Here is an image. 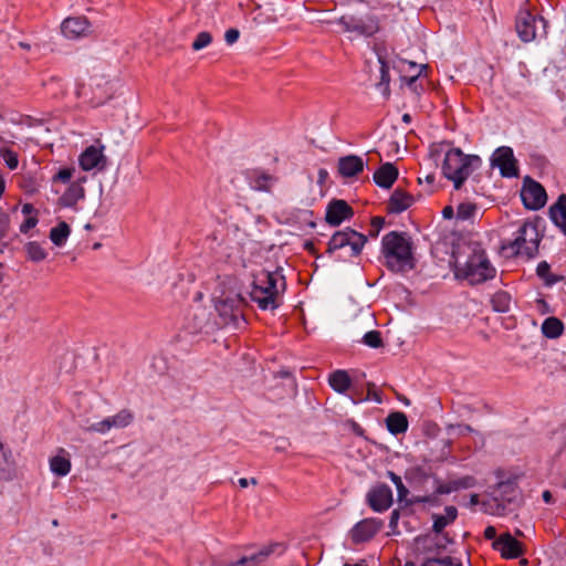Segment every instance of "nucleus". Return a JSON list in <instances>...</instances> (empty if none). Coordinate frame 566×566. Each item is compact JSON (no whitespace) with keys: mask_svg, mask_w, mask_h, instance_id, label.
<instances>
[{"mask_svg":"<svg viewBox=\"0 0 566 566\" xmlns=\"http://www.w3.org/2000/svg\"><path fill=\"white\" fill-rule=\"evenodd\" d=\"M85 197V189L80 182H72L64 193L57 199V205L63 208H74Z\"/></svg>","mask_w":566,"mask_h":566,"instance_id":"nucleus-26","label":"nucleus"},{"mask_svg":"<svg viewBox=\"0 0 566 566\" xmlns=\"http://www.w3.org/2000/svg\"><path fill=\"white\" fill-rule=\"evenodd\" d=\"M382 522L377 518H364L350 530V539L354 544L369 542L380 531Z\"/></svg>","mask_w":566,"mask_h":566,"instance_id":"nucleus-16","label":"nucleus"},{"mask_svg":"<svg viewBox=\"0 0 566 566\" xmlns=\"http://www.w3.org/2000/svg\"><path fill=\"white\" fill-rule=\"evenodd\" d=\"M484 537L490 541H495L499 536H496V528L492 525H489L483 533Z\"/></svg>","mask_w":566,"mask_h":566,"instance_id":"nucleus-64","label":"nucleus"},{"mask_svg":"<svg viewBox=\"0 0 566 566\" xmlns=\"http://www.w3.org/2000/svg\"><path fill=\"white\" fill-rule=\"evenodd\" d=\"M0 155L6 161L9 169L14 170L19 165L18 154L9 148H4L0 151Z\"/></svg>","mask_w":566,"mask_h":566,"instance_id":"nucleus-46","label":"nucleus"},{"mask_svg":"<svg viewBox=\"0 0 566 566\" xmlns=\"http://www.w3.org/2000/svg\"><path fill=\"white\" fill-rule=\"evenodd\" d=\"M385 423L387 430L394 436L405 433L409 427L408 417L402 411L390 412L387 416Z\"/></svg>","mask_w":566,"mask_h":566,"instance_id":"nucleus-27","label":"nucleus"},{"mask_svg":"<svg viewBox=\"0 0 566 566\" xmlns=\"http://www.w3.org/2000/svg\"><path fill=\"white\" fill-rule=\"evenodd\" d=\"M286 289L282 269L274 271L262 270L254 276L250 297L262 311H275L281 306L280 292Z\"/></svg>","mask_w":566,"mask_h":566,"instance_id":"nucleus-2","label":"nucleus"},{"mask_svg":"<svg viewBox=\"0 0 566 566\" xmlns=\"http://www.w3.org/2000/svg\"><path fill=\"white\" fill-rule=\"evenodd\" d=\"M21 212L27 217L38 216V210L34 208L32 203H24L22 206Z\"/></svg>","mask_w":566,"mask_h":566,"instance_id":"nucleus-63","label":"nucleus"},{"mask_svg":"<svg viewBox=\"0 0 566 566\" xmlns=\"http://www.w3.org/2000/svg\"><path fill=\"white\" fill-rule=\"evenodd\" d=\"M104 146L97 148L95 146H88L78 157L80 167L84 171H90L94 168H97L99 163L105 159L102 150Z\"/></svg>","mask_w":566,"mask_h":566,"instance_id":"nucleus-25","label":"nucleus"},{"mask_svg":"<svg viewBox=\"0 0 566 566\" xmlns=\"http://www.w3.org/2000/svg\"><path fill=\"white\" fill-rule=\"evenodd\" d=\"M10 230V214L0 208V241L6 238Z\"/></svg>","mask_w":566,"mask_h":566,"instance_id":"nucleus-47","label":"nucleus"},{"mask_svg":"<svg viewBox=\"0 0 566 566\" xmlns=\"http://www.w3.org/2000/svg\"><path fill=\"white\" fill-rule=\"evenodd\" d=\"M543 24L544 33H546L547 21L544 17L533 14L528 10L520 11L515 19V30L521 41L527 43L536 38V23Z\"/></svg>","mask_w":566,"mask_h":566,"instance_id":"nucleus-11","label":"nucleus"},{"mask_svg":"<svg viewBox=\"0 0 566 566\" xmlns=\"http://www.w3.org/2000/svg\"><path fill=\"white\" fill-rule=\"evenodd\" d=\"M365 163L358 155H346L338 158L337 171L343 178H355L364 171Z\"/></svg>","mask_w":566,"mask_h":566,"instance_id":"nucleus-19","label":"nucleus"},{"mask_svg":"<svg viewBox=\"0 0 566 566\" xmlns=\"http://www.w3.org/2000/svg\"><path fill=\"white\" fill-rule=\"evenodd\" d=\"M378 62L380 64V81L377 83V87L382 91V94L386 98L390 96V74H389V63L385 55L378 54Z\"/></svg>","mask_w":566,"mask_h":566,"instance_id":"nucleus-31","label":"nucleus"},{"mask_svg":"<svg viewBox=\"0 0 566 566\" xmlns=\"http://www.w3.org/2000/svg\"><path fill=\"white\" fill-rule=\"evenodd\" d=\"M565 325L562 319L556 316H549L542 323V334L548 339H556L564 333Z\"/></svg>","mask_w":566,"mask_h":566,"instance_id":"nucleus-28","label":"nucleus"},{"mask_svg":"<svg viewBox=\"0 0 566 566\" xmlns=\"http://www.w3.org/2000/svg\"><path fill=\"white\" fill-rule=\"evenodd\" d=\"M430 539V535L429 534H421V535H418L416 538H415V544L420 546L422 545L423 546V552L424 553H428V552H432L433 548L431 546L427 547L426 546V543Z\"/></svg>","mask_w":566,"mask_h":566,"instance_id":"nucleus-59","label":"nucleus"},{"mask_svg":"<svg viewBox=\"0 0 566 566\" xmlns=\"http://www.w3.org/2000/svg\"><path fill=\"white\" fill-rule=\"evenodd\" d=\"M15 476V462L12 452L0 442V481L9 482Z\"/></svg>","mask_w":566,"mask_h":566,"instance_id":"nucleus-24","label":"nucleus"},{"mask_svg":"<svg viewBox=\"0 0 566 566\" xmlns=\"http://www.w3.org/2000/svg\"><path fill=\"white\" fill-rule=\"evenodd\" d=\"M27 256L32 262H41L46 259L48 252L36 241H30L24 244Z\"/></svg>","mask_w":566,"mask_h":566,"instance_id":"nucleus-38","label":"nucleus"},{"mask_svg":"<svg viewBox=\"0 0 566 566\" xmlns=\"http://www.w3.org/2000/svg\"><path fill=\"white\" fill-rule=\"evenodd\" d=\"M38 223V216L25 217L24 221L20 224V232L27 234L31 229L35 228Z\"/></svg>","mask_w":566,"mask_h":566,"instance_id":"nucleus-52","label":"nucleus"},{"mask_svg":"<svg viewBox=\"0 0 566 566\" xmlns=\"http://www.w3.org/2000/svg\"><path fill=\"white\" fill-rule=\"evenodd\" d=\"M369 399L374 400L377 403L382 402L381 391L376 389V385L374 382H367V395L365 397H359L357 399L352 398V401L354 403H359Z\"/></svg>","mask_w":566,"mask_h":566,"instance_id":"nucleus-42","label":"nucleus"},{"mask_svg":"<svg viewBox=\"0 0 566 566\" xmlns=\"http://www.w3.org/2000/svg\"><path fill=\"white\" fill-rule=\"evenodd\" d=\"M240 38V31L237 28H230L224 33V41L227 44H234Z\"/></svg>","mask_w":566,"mask_h":566,"instance_id":"nucleus-54","label":"nucleus"},{"mask_svg":"<svg viewBox=\"0 0 566 566\" xmlns=\"http://www.w3.org/2000/svg\"><path fill=\"white\" fill-rule=\"evenodd\" d=\"M304 250L307 251L311 255L315 256L316 259L321 258L322 255L318 253L314 242L312 241H305L304 244Z\"/></svg>","mask_w":566,"mask_h":566,"instance_id":"nucleus-61","label":"nucleus"},{"mask_svg":"<svg viewBox=\"0 0 566 566\" xmlns=\"http://www.w3.org/2000/svg\"><path fill=\"white\" fill-rule=\"evenodd\" d=\"M112 428H126L134 421V413L128 409H122L116 415L107 417Z\"/></svg>","mask_w":566,"mask_h":566,"instance_id":"nucleus-37","label":"nucleus"},{"mask_svg":"<svg viewBox=\"0 0 566 566\" xmlns=\"http://www.w3.org/2000/svg\"><path fill=\"white\" fill-rule=\"evenodd\" d=\"M366 500L374 512L382 513L394 503L392 491L389 485L378 483L368 491Z\"/></svg>","mask_w":566,"mask_h":566,"instance_id":"nucleus-15","label":"nucleus"},{"mask_svg":"<svg viewBox=\"0 0 566 566\" xmlns=\"http://www.w3.org/2000/svg\"><path fill=\"white\" fill-rule=\"evenodd\" d=\"M431 562H434L436 564L440 566H462L461 563L455 564L453 562V558L450 556L446 557H431Z\"/></svg>","mask_w":566,"mask_h":566,"instance_id":"nucleus-57","label":"nucleus"},{"mask_svg":"<svg viewBox=\"0 0 566 566\" xmlns=\"http://www.w3.org/2000/svg\"><path fill=\"white\" fill-rule=\"evenodd\" d=\"M368 241V237L361 232L356 231L350 227H346L343 230L334 232L327 242L326 253L333 255L336 251L349 247L350 259L357 258L361 254L365 244Z\"/></svg>","mask_w":566,"mask_h":566,"instance_id":"nucleus-8","label":"nucleus"},{"mask_svg":"<svg viewBox=\"0 0 566 566\" xmlns=\"http://www.w3.org/2000/svg\"><path fill=\"white\" fill-rule=\"evenodd\" d=\"M245 305V300L241 294L222 295L217 298L214 302V308L218 312L220 322L219 324L222 326L233 325L237 326L240 318H243V306Z\"/></svg>","mask_w":566,"mask_h":566,"instance_id":"nucleus-9","label":"nucleus"},{"mask_svg":"<svg viewBox=\"0 0 566 566\" xmlns=\"http://www.w3.org/2000/svg\"><path fill=\"white\" fill-rule=\"evenodd\" d=\"M244 177L254 191L271 192L272 187L277 182L279 178L263 170L262 168L248 169Z\"/></svg>","mask_w":566,"mask_h":566,"instance_id":"nucleus-17","label":"nucleus"},{"mask_svg":"<svg viewBox=\"0 0 566 566\" xmlns=\"http://www.w3.org/2000/svg\"><path fill=\"white\" fill-rule=\"evenodd\" d=\"M430 476V472L422 465L409 468L405 473L406 480L412 485H422Z\"/></svg>","mask_w":566,"mask_h":566,"instance_id":"nucleus-35","label":"nucleus"},{"mask_svg":"<svg viewBox=\"0 0 566 566\" xmlns=\"http://www.w3.org/2000/svg\"><path fill=\"white\" fill-rule=\"evenodd\" d=\"M490 160L492 167H497L500 169V175L502 177H518V161L514 157V153L511 147L501 146L496 148Z\"/></svg>","mask_w":566,"mask_h":566,"instance_id":"nucleus-12","label":"nucleus"},{"mask_svg":"<svg viewBox=\"0 0 566 566\" xmlns=\"http://www.w3.org/2000/svg\"><path fill=\"white\" fill-rule=\"evenodd\" d=\"M444 512L443 517H446L449 524H452L458 517V509L453 505H448L444 507Z\"/></svg>","mask_w":566,"mask_h":566,"instance_id":"nucleus-58","label":"nucleus"},{"mask_svg":"<svg viewBox=\"0 0 566 566\" xmlns=\"http://www.w3.org/2000/svg\"><path fill=\"white\" fill-rule=\"evenodd\" d=\"M549 219L566 235V193H560L548 209Z\"/></svg>","mask_w":566,"mask_h":566,"instance_id":"nucleus-23","label":"nucleus"},{"mask_svg":"<svg viewBox=\"0 0 566 566\" xmlns=\"http://www.w3.org/2000/svg\"><path fill=\"white\" fill-rule=\"evenodd\" d=\"M496 476L500 481L490 488V495L496 504L499 514H505V511H513L521 505L522 494L515 476L502 480L503 472L501 470L496 471Z\"/></svg>","mask_w":566,"mask_h":566,"instance_id":"nucleus-6","label":"nucleus"},{"mask_svg":"<svg viewBox=\"0 0 566 566\" xmlns=\"http://www.w3.org/2000/svg\"><path fill=\"white\" fill-rule=\"evenodd\" d=\"M413 242L405 231H390L381 239L382 264L391 273L403 274L417 268Z\"/></svg>","mask_w":566,"mask_h":566,"instance_id":"nucleus-1","label":"nucleus"},{"mask_svg":"<svg viewBox=\"0 0 566 566\" xmlns=\"http://www.w3.org/2000/svg\"><path fill=\"white\" fill-rule=\"evenodd\" d=\"M454 275L457 279L467 280L471 285H478L495 277L496 269L491 264L486 252L476 244L463 265L455 262Z\"/></svg>","mask_w":566,"mask_h":566,"instance_id":"nucleus-4","label":"nucleus"},{"mask_svg":"<svg viewBox=\"0 0 566 566\" xmlns=\"http://www.w3.org/2000/svg\"><path fill=\"white\" fill-rule=\"evenodd\" d=\"M549 219L566 235V193H560L548 209Z\"/></svg>","mask_w":566,"mask_h":566,"instance_id":"nucleus-22","label":"nucleus"},{"mask_svg":"<svg viewBox=\"0 0 566 566\" xmlns=\"http://www.w3.org/2000/svg\"><path fill=\"white\" fill-rule=\"evenodd\" d=\"M397 494H398V501L405 502L408 501L407 496L409 494V490L405 486L403 483H401L399 486H396Z\"/></svg>","mask_w":566,"mask_h":566,"instance_id":"nucleus-62","label":"nucleus"},{"mask_svg":"<svg viewBox=\"0 0 566 566\" xmlns=\"http://www.w3.org/2000/svg\"><path fill=\"white\" fill-rule=\"evenodd\" d=\"M541 221L542 218L538 216L534 218V221H525L518 229L517 237L507 244L503 243L502 250L511 249L514 256L523 253L530 259L534 258L538 252V245L542 240L537 226Z\"/></svg>","mask_w":566,"mask_h":566,"instance_id":"nucleus-5","label":"nucleus"},{"mask_svg":"<svg viewBox=\"0 0 566 566\" xmlns=\"http://www.w3.org/2000/svg\"><path fill=\"white\" fill-rule=\"evenodd\" d=\"M520 196L524 208L527 210L537 211L547 201L545 188L530 176L524 177Z\"/></svg>","mask_w":566,"mask_h":566,"instance_id":"nucleus-10","label":"nucleus"},{"mask_svg":"<svg viewBox=\"0 0 566 566\" xmlns=\"http://www.w3.org/2000/svg\"><path fill=\"white\" fill-rule=\"evenodd\" d=\"M454 492L467 490L476 485V479L473 475H464L459 479L451 480Z\"/></svg>","mask_w":566,"mask_h":566,"instance_id":"nucleus-43","label":"nucleus"},{"mask_svg":"<svg viewBox=\"0 0 566 566\" xmlns=\"http://www.w3.org/2000/svg\"><path fill=\"white\" fill-rule=\"evenodd\" d=\"M371 229L369 231V237L377 238L380 230L385 226V218L384 217H373L370 220Z\"/></svg>","mask_w":566,"mask_h":566,"instance_id":"nucleus-51","label":"nucleus"},{"mask_svg":"<svg viewBox=\"0 0 566 566\" xmlns=\"http://www.w3.org/2000/svg\"><path fill=\"white\" fill-rule=\"evenodd\" d=\"M363 344L370 348H381L384 347L382 335L379 331H369L367 332L361 339Z\"/></svg>","mask_w":566,"mask_h":566,"instance_id":"nucleus-40","label":"nucleus"},{"mask_svg":"<svg viewBox=\"0 0 566 566\" xmlns=\"http://www.w3.org/2000/svg\"><path fill=\"white\" fill-rule=\"evenodd\" d=\"M41 178L39 177L38 171H24L18 181L19 187L24 191V193L31 196L39 191Z\"/></svg>","mask_w":566,"mask_h":566,"instance_id":"nucleus-30","label":"nucleus"},{"mask_svg":"<svg viewBox=\"0 0 566 566\" xmlns=\"http://www.w3.org/2000/svg\"><path fill=\"white\" fill-rule=\"evenodd\" d=\"M212 42V35L208 31L199 32L191 44L193 51H200Z\"/></svg>","mask_w":566,"mask_h":566,"instance_id":"nucleus-44","label":"nucleus"},{"mask_svg":"<svg viewBox=\"0 0 566 566\" xmlns=\"http://www.w3.org/2000/svg\"><path fill=\"white\" fill-rule=\"evenodd\" d=\"M358 6L367 9V12H360L359 10L343 14L338 24L343 27L346 32H355L364 36H373L379 31L378 18L369 11V6L364 0H357Z\"/></svg>","mask_w":566,"mask_h":566,"instance_id":"nucleus-7","label":"nucleus"},{"mask_svg":"<svg viewBox=\"0 0 566 566\" xmlns=\"http://www.w3.org/2000/svg\"><path fill=\"white\" fill-rule=\"evenodd\" d=\"M482 166L478 155H465L460 148L449 149L442 163V175L453 182V188L460 190L471 174Z\"/></svg>","mask_w":566,"mask_h":566,"instance_id":"nucleus-3","label":"nucleus"},{"mask_svg":"<svg viewBox=\"0 0 566 566\" xmlns=\"http://www.w3.org/2000/svg\"><path fill=\"white\" fill-rule=\"evenodd\" d=\"M476 206L470 202H462L457 208V218L460 220H468L474 216Z\"/></svg>","mask_w":566,"mask_h":566,"instance_id":"nucleus-45","label":"nucleus"},{"mask_svg":"<svg viewBox=\"0 0 566 566\" xmlns=\"http://www.w3.org/2000/svg\"><path fill=\"white\" fill-rule=\"evenodd\" d=\"M355 212L352 206L344 199H332L325 211V221L331 227H338L344 221L350 220Z\"/></svg>","mask_w":566,"mask_h":566,"instance_id":"nucleus-14","label":"nucleus"},{"mask_svg":"<svg viewBox=\"0 0 566 566\" xmlns=\"http://www.w3.org/2000/svg\"><path fill=\"white\" fill-rule=\"evenodd\" d=\"M432 478L437 484L436 494L443 495L454 492L451 480H449L447 483H441L437 475H432Z\"/></svg>","mask_w":566,"mask_h":566,"instance_id":"nucleus-50","label":"nucleus"},{"mask_svg":"<svg viewBox=\"0 0 566 566\" xmlns=\"http://www.w3.org/2000/svg\"><path fill=\"white\" fill-rule=\"evenodd\" d=\"M432 520H433V524H432V532L436 533V534H442L443 533V530L450 525L448 523V521L446 520V517H443V515H440V514H432Z\"/></svg>","mask_w":566,"mask_h":566,"instance_id":"nucleus-49","label":"nucleus"},{"mask_svg":"<svg viewBox=\"0 0 566 566\" xmlns=\"http://www.w3.org/2000/svg\"><path fill=\"white\" fill-rule=\"evenodd\" d=\"M91 27L86 17H70L66 18L61 25L63 34L69 39H76L85 35Z\"/></svg>","mask_w":566,"mask_h":566,"instance_id":"nucleus-20","label":"nucleus"},{"mask_svg":"<svg viewBox=\"0 0 566 566\" xmlns=\"http://www.w3.org/2000/svg\"><path fill=\"white\" fill-rule=\"evenodd\" d=\"M415 203V197L405 189L397 187L390 195L386 212L388 214H400Z\"/></svg>","mask_w":566,"mask_h":566,"instance_id":"nucleus-18","label":"nucleus"},{"mask_svg":"<svg viewBox=\"0 0 566 566\" xmlns=\"http://www.w3.org/2000/svg\"><path fill=\"white\" fill-rule=\"evenodd\" d=\"M50 469L56 476H65L71 471V461L67 457L56 454L50 459Z\"/></svg>","mask_w":566,"mask_h":566,"instance_id":"nucleus-36","label":"nucleus"},{"mask_svg":"<svg viewBox=\"0 0 566 566\" xmlns=\"http://www.w3.org/2000/svg\"><path fill=\"white\" fill-rule=\"evenodd\" d=\"M428 65L422 64L420 65V70L416 75L412 76H401L400 81L402 84H406L411 92H413L417 95H420L423 92V86L418 83L419 76L422 74L423 70H427Z\"/></svg>","mask_w":566,"mask_h":566,"instance_id":"nucleus-39","label":"nucleus"},{"mask_svg":"<svg viewBox=\"0 0 566 566\" xmlns=\"http://www.w3.org/2000/svg\"><path fill=\"white\" fill-rule=\"evenodd\" d=\"M328 384L338 394H345L352 386V379L344 369L333 371L328 377Z\"/></svg>","mask_w":566,"mask_h":566,"instance_id":"nucleus-29","label":"nucleus"},{"mask_svg":"<svg viewBox=\"0 0 566 566\" xmlns=\"http://www.w3.org/2000/svg\"><path fill=\"white\" fill-rule=\"evenodd\" d=\"M71 234V227L65 221H60L50 230L49 238L56 247H63Z\"/></svg>","mask_w":566,"mask_h":566,"instance_id":"nucleus-32","label":"nucleus"},{"mask_svg":"<svg viewBox=\"0 0 566 566\" xmlns=\"http://www.w3.org/2000/svg\"><path fill=\"white\" fill-rule=\"evenodd\" d=\"M88 430L99 432V433H106L107 431L111 430L108 418H105L99 422H95V423L91 424Z\"/></svg>","mask_w":566,"mask_h":566,"instance_id":"nucleus-53","label":"nucleus"},{"mask_svg":"<svg viewBox=\"0 0 566 566\" xmlns=\"http://www.w3.org/2000/svg\"><path fill=\"white\" fill-rule=\"evenodd\" d=\"M439 494H436V491L432 494L428 495H417L412 499H409L406 501V506L413 505V504H429L431 506H438L440 505V500L438 497Z\"/></svg>","mask_w":566,"mask_h":566,"instance_id":"nucleus-41","label":"nucleus"},{"mask_svg":"<svg viewBox=\"0 0 566 566\" xmlns=\"http://www.w3.org/2000/svg\"><path fill=\"white\" fill-rule=\"evenodd\" d=\"M492 548L504 559H515L526 552L525 545L510 532L502 533L493 543Z\"/></svg>","mask_w":566,"mask_h":566,"instance_id":"nucleus-13","label":"nucleus"},{"mask_svg":"<svg viewBox=\"0 0 566 566\" xmlns=\"http://www.w3.org/2000/svg\"><path fill=\"white\" fill-rule=\"evenodd\" d=\"M349 424H350L352 432L355 436L366 439V436H365L366 431L359 423H357L355 420H350Z\"/></svg>","mask_w":566,"mask_h":566,"instance_id":"nucleus-60","label":"nucleus"},{"mask_svg":"<svg viewBox=\"0 0 566 566\" xmlns=\"http://www.w3.org/2000/svg\"><path fill=\"white\" fill-rule=\"evenodd\" d=\"M398 176L399 171L395 164L385 163L374 172L373 179L378 187L390 189L398 179Z\"/></svg>","mask_w":566,"mask_h":566,"instance_id":"nucleus-21","label":"nucleus"},{"mask_svg":"<svg viewBox=\"0 0 566 566\" xmlns=\"http://www.w3.org/2000/svg\"><path fill=\"white\" fill-rule=\"evenodd\" d=\"M399 518H400V512L398 509H396L391 512L390 518H389V528L391 530L392 534H399V531H398Z\"/></svg>","mask_w":566,"mask_h":566,"instance_id":"nucleus-55","label":"nucleus"},{"mask_svg":"<svg viewBox=\"0 0 566 566\" xmlns=\"http://www.w3.org/2000/svg\"><path fill=\"white\" fill-rule=\"evenodd\" d=\"M512 296L509 292L500 290L491 297V305L494 312L506 313L511 307Z\"/></svg>","mask_w":566,"mask_h":566,"instance_id":"nucleus-33","label":"nucleus"},{"mask_svg":"<svg viewBox=\"0 0 566 566\" xmlns=\"http://www.w3.org/2000/svg\"><path fill=\"white\" fill-rule=\"evenodd\" d=\"M258 17L261 22H276L277 21L275 11L272 8H269L265 11L260 12Z\"/></svg>","mask_w":566,"mask_h":566,"instance_id":"nucleus-56","label":"nucleus"},{"mask_svg":"<svg viewBox=\"0 0 566 566\" xmlns=\"http://www.w3.org/2000/svg\"><path fill=\"white\" fill-rule=\"evenodd\" d=\"M73 172H74V168H69V167L62 168L52 177V181L66 184L73 177Z\"/></svg>","mask_w":566,"mask_h":566,"instance_id":"nucleus-48","label":"nucleus"},{"mask_svg":"<svg viewBox=\"0 0 566 566\" xmlns=\"http://www.w3.org/2000/svg\"><path fill=\"white\" fill-rule=\"evenodd\" d=\"M536 274L544 281L546 286H553L554 284L564 281L563 275L553 274L551 272V265L546 261H541L537 264Z\"/></svg>","mask_w":566,"mask_h":566,"instance_id":"nucleus-34","label":"nucleus"}]
</instances>
